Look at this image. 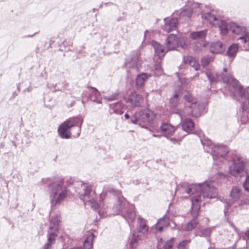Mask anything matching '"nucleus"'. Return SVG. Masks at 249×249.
<instances>
[{
    "label": "nucleus",
    "mask_w": 249,
    "mask_h": 249,
    "mask_svg": "<svg viewBox=\"0 0 249 249\" xmlns=\"http://www.w3.org/2000/svg\"><path fill=\"white\" fill-rule=\"evenodd\" d=\"M175 238L174 237L171 238L169 240H167L163 246L164 249H172L174 245Z\"/></svg>",
    "instance_id": "a19ab883"
},
{
    "label": "nucleus",
    "mask_w": 249,
    "mask_h": 249,
    "mask_svg": "<svg viewBox=\"0 0 249 249\" xmlns=\"http://www.w3.org/2000/svg\"><path fill=\"white\" fill-rule=\"evenodd\" d=\"M178 19L177 18H172L167 21L164 25V30L167 31L176 30L178 27Z\"/></svg>",
    "instance_id": "b1692460"
},
{
    "label": "nucleus",
    "mask_w": 249,
    "mask_h": 249,
    "mask_svg": "<svg viewBox=\"0 0 249 249\" xmlns=\"http://www.w3.org/2000/svg\"><path fill=\"white\" fill-rule=\"evenodd\" d=\"M138 226L140 232L144 231H148L146 221L141 217H139L138 218Z\"/></svg>",
    "instance_id": "72a5a7b5"
},
{
    "label": "nucleus",
    "mask_w": 249,
    "mask_h": 249,
    "mask_svg": "<svg viewBox=\"0 0 249 249\" xmlns=\"http://www.w3.org/2000/svg\"><path fill=\"white\" fill-rule=\"evenodd\" d=\"M248 89H249V87L246 89H244L243 88V89L244 90H246ZM246 98L243 99V100L241 99V98H238L237 99H236V100L240 101L242 103L241 107H242V111L244 112H246V111H248L249 113V99H248L249 98V92L248 94L246 93Z\"/></svg>",
    "instance_id": "c85d7f7f"
},
{
    "label": "nucleus",
    "mask_w": 249,
    "mask_h": 249,
    "mask_svg": "<svg viewBox=\"0 0 249 249\" xmlns=\"http://www.w3.org/2000/svg\"><path fill=\"white\" fill-rule=\"evenodd\" d=\"M88 88H90L93 90L92 93L90 94L89 96V98L93 102H97L98 103H100L101 102H99L98 99H97V95L98 94V90L94 87H88Z\"/></svg>",
    "instance_id": "e433bc0d"
},
{
    "label": "nucleus",
    "mask_w": 249,
    "mask_h": 249,
    "mask_svg": "<svg viewBox=\"0 0 249 249\" xmlns=\"http://www.w3.org/2000/svg\"><path fill=\"white\" fill-rule=\"evenodd\" d=\"M249 119H244V120H242V121H243L244 123H246V121H248Z\"/></svg>",
    "instance_id": "0e129e2a"
},
{
    "label": "nucleus",
    "mask_w": 249,
    "mask_h": 249,
    "mask_svg": "<svg viewBox=\"0 0 249 249\" xmlns=\"http://www.w3.org/2000/svg\"><path fill=\"white\" fill-rule=\"evenodd\" d=\"M184 131H185L182 128L177 127L175 128V132L178 133V136L183 135Z\"/></svg>",
    "instance_id": "3c124183"
},
{
    "label": "nucleus",
    "mask_w": 249,
    "mask_h": 249,
    "mask_svg": "<svg viewBox=\"0 0 249 249\" xmlns=\"http://www.w3.org/2000/svg\"><path fill=\"white\" fill-rule=\"evenodd\" d=\"M198 192H200L201 194L196 196H201L199 202L200 205L203 199L215 198L218 195L216 188L212 185L211 182L205 181L202 183L190 184L186 189V192L189 195H193Z\"/></svg>",
    "instance_id": "f03ea898"
},
{
    "label": "nucleus",
    "mask_w": 249,
    "mask_h": 249,
    "mask_svg": "<svg viewBox=\"0 0 249 249\" xmlns=\"http://www.w3.org/2000/svg\"><path fill=\"white\" fill-rule=\"evenodd\" d=\"M245 168L244 163L242 161L234 162L229 167V173L231 175L237 177L243 172Z\"/></svg>",
    "instance_id": "ddd939ff"
},
{
    "label": "nucleus",
    "mask_w": 249,
    "mask_h": 249,
    "mask_svg": "<svg viewBox=\"0 0 249 249\" xmlns=\"http://www.w3.org/2000/svg\"><path fill=\"white\" fill-rule=\"evenodd\" d=\"M119 95V92L118 91H116L115 92L112 93V94L108 96H105L104 98L107 101H111L115 100H116Z\"/></svg>",
    "instance_id": "79ce46f5"
},
{
    "label": "nucleus",
    "mask_w": 249,
    "mask_h": 249,
    "mask_svg": "<svg viewBox=\"0 0 249 249\" xmlns=\"http://www.w3.org/2000/svg\"><path fill=\"white\" fill-rule=\"evenodd\" d=\"M160 129L163 136L169 139L175 132V127L169 124H163L160 126Z\"/></svg>",
    "instance_id": "f3484780"
},
{
    "label": "nucleus",
    "mask_w": 249,
    "mask_h": 249,
    "mask_svg": "<svg viewBox=\"0 0 249 249\" xmlns=\"http://www.w3.org/2000/svg\"><path fill=\"white\" fill-rule=\"evenodd\" d=\"M82 191L79 193V197L83 202L86 203L89 202L90 205L95 211H98L101 215V213L99 211V204L97 202V195L94 191L92 190L91 186L88 183H83L81 185Z\"/></svg>",
    "instance_id": "20e7f679"
},
{
    "label": "nucleus",
    "mask_w": 249,
    "mask_h": 249,
    "mask_svg": "<svg viewBox=\"0 0 249 249\" xmlns=\"http://www.w3.org/2000/svg\"><path fill=\"white\" fill-rule=\"evenodd\" d=\"M71 184V182L69 181H67V184L69 185H70Z\"/></svg>",
    "instance_id": "338daca9"
},
{
    "label": "nucleus",
    "mask_w": 249,
    "mask_h": 249,
    "mask_svg": "<svg viewBox=\"0 0 249 249\" xmlns=\"http://www.w3.org/2000/svg\"><path fill=\"white\" fill-rule=\"evenodd\" d=\"M192 14V9L191 8H187L181 12L179 14V18H183L185 20H188L191 18Z\"/></svg>",
    "instance_id": "f704fd0d"
},
{
    "label": "nucleus",
    "mask_w": 249,
    "mask_h": 249,
    "mask_svg": "<svg viewBox=\"0 0 249 249\" xmlns=\"http://www.w3.org/2000/svg\"><path fill=\"white\" fill-rule=\"evenodd\" d=\"M235 249L233 248H224V249Z\"/></svg>",
    "instance_id": "69168bd1"
},
{
    "label": "nucleus",
    "mask_w": 249,
    "mask_h": 249,
    "mask_svg": "<svg viewBox=\"0 0 249 249\" xmlns=\"http://www.w3.org/2000/svg\"><path fill=\"white\" fill-rule=\"evenodd\" d=\"M239 46L237 43H232L227 49L226 54L230 59L233 60L239 51Z\"/></svg>",
    "instance_id": "412c9836"
},
{
    "label": "nucleus",
    "mask_w": 249,
    "mask_h": 249,
    "mask_svg": "<svg viewBox=\"0 0 249 249\" xmlns=\"http://www.w3.org/2000/svg\"><path fill=\"white\" fill-rule=\"evenodd\" d=\"M205 73L211 85L217 82L219 79V75L217 72L207 70Z\"/></svg>",
    "instance_id": "7c9ffc66"
},
{
    "label": "nucleus",
    "mask_w": 249,
    "mask_h": 249,
    "mask_svg": "<svg viewBox=\"0 0 249 249\" xmlns=\"http://www.w3.org/2000/svg\"><path fill=\"white\" fill-rule=\"evenodd\" d=\"M113 208L116 210L117 214L121 213L129 225L134 221L136 215L135 207L128 204L123 197L118 198L117 203Z\"/></svg>",
    "instance_id": "7ed1b4c3"
},
{
    "label": "nucleus",
    "mask_w": 249,
    "mask_h": 249,
    "mask_svg": "<svg viewBox=\"0 0 249 249\" xmlns=\"http://www.w3.org/2000/svg\"><path fill=\"white\" fill-rule=\"evenodd\" d=\"M151 45L154 48L155 56H157L160 59L164 57L166 53L168 52L167 50L165 51L164 46L154 40L151 41Z\"/></svg>",
    "instance_id": "dca6fc26"
},
{
    "label": "nucleus",
    "mask_w": 249,
    "mask_h": 249,
    "mask_svg": "<svg viewBox=\"0 0 249 249\" xmlns=\"http://www.w3.org/2000/svg\"><path fill=\"white\" fill-rule=\"evenodd\" d=\"M56 236L57 234L55 233L48 232L47 242L44 245L43 249H50L51 248L52 245L55 242Z\"/></svg>",
    "instance_id": "c756f323"
},
{
    "label": "nucleus",
    "mask_w": 249,
    "mask_h": 249,
    "mask_svg": "<svg viewBox=\"0 0 249 249\" xmlns=\"http://www.w3.org/2000/svg\"><path fill=\"white\" fill-rule=\"evenodd\" d=\"M243 187L244 189L249 192V175L247 176L245 181L243 182Z\"/></svg>",
    "instance_id": "49530a36"
},
{
    "label": "nucleus",
    "mask_w": 249,
    "mask_h": 249,
    "mask_svg": "<svg viewBox=\"0 0 249 249\" xmlns=\"http://www.w3.org/2000/svg\"><path fill=\"white\" fill-rule=\"evenodd\" d=\"M213 57L210 56H205L203 58H202L201 63V65L204 67H205L207 66L209 63L213 61Z\"/></svg>",
    "instance_id": "ea45409f"
},
{
    "label": "nucleus",
    "mask_w": 249,
    "mask_h": 249,
    "mask_svg": "<svg viewBox=\"0 0 249 249\" xmlns=\"http://www.w3.org/2000/svg\"><path fill=\"white\" fill-rule=\"evenodd\" d=\"M67 40H65L64 41H63V42H62V45H63L64 46H65H65H66V44H67Z\"/></svg>",
    "instance_id": "052dcab7"
},
{
    "label": "nucleus",
    "mask_w": 249,
    "mask_h": 249,
    "mask_svg": "<svg viewBox=\"0 0 249 249\" xmlns=\"http://www.w3.org/2000/svg\"><path fill=\"white\" fill-rule=\"evenodd\" d=\"M244 205H249V199L246 198V199H242L240 200L239 205V206H243Z\"/></svg>",
    "instance_id": "8fccbe9b"
},
{
    "label": "nucleus",
    "mask_w": 249,
    "mask_h": 249,
    "mask_svg": "<svg viewBox=\"0 0 249 249\" xmlns=\"http://www.w3.org/2000/svg\"><path fill=\"white\" fill-rule=\"evenodd\" d=\"M210 51L213 54H221L225 52V45L220 41L212 42L209 47Z\"/></svg>",
    "instance_id": "2eb2a0df"
},
{
    "label": "nucleus",
    "mask_w": 249,
    "mask_h": 249,
    "mask_svg": "<svg viewBox=\"0 0 249 249\" xmlns=\"http://www.w3.org/2000/svg\"><path fill=\"white\" fill-rule=\"evenodd\" d=\"M63 180V178L52 180L51 178H46L42 179L41 182L43 184L48 183V187L50 190L51 201L53 204L59 203L67 195L66 187L62 190Z\"/></svg>",
    "instance_id": "f257e3e1"
},
{
    "label": "nucleus",
    "mask_w": 249,
    "mask_h": 249,
    "mask_svg": "<svg viewBox=\"0 0 249 249\" xmlns=\"http://www.w3.org/2000/svg\"><path fill=\"white\" fill-rule=\"evenodd\" d=\"M185 135H186V134L181 135L178 136H176V137H173V138L170 137L169 139H170L171 142H172L173 143H175L178 142H179L180 141H181L182 139Z\"/></svg>",
    "instance_id": "c03bdc74"
},
{
    "label": "nucleus",
    "mask_w": 249,
    "mask_h": 249,
    "mask_svg": "<svg viewBox=\"0 0 249 249\" xmlns=\"http://www.w3.org/2000/svg\"><path fill=\"white\" fill-rule=\"evenodd\" d=\"M94 238V234L92 232L89 233L84 242L83 249H90L92 247Z\"/></svg>",
    "instance_id": "2f4dec72"
},
{
    "label": "nucleus",
    "mask_w": 249,
    "mask_h": 249,
    "mask_svg": "<svg viewBox=\"0 0 249 249\" xmlns=\"http://www.w3.org/2000/svg\"><path fill=\"white\" fill-rule=\"evenodd\" d=\"M125 105L121 101H118L113 104H109L108 111L110 114H115L117 115H121L123 113V109L124 108Z\"/></svg>",
    "instance_id": "4468645a"
},
{
    "label": "nucleus",
    "mask_w": 249,
    "mask_h": 249,
    "mask_svg": "<svg viewBox=\"0 0 249 249\" xmlns=\"http://www.w3.org/2000/svg\"><path fill=\"white\" fill-rule=\"evenodd\" d=\"M139 56L137 54H134L131 56L130 59H126L125 65L128 69H133L136 71L139 70Z\"/></svg>",
    "instance_id": "a211bd4d"
},
{
    "label": "nucleus",
    "mask_w": 249,
    "mask_h": 249,
    "mask_svg": "<svg viewBox=\"0 0 249 249\" xmlns=\"http://www.w3.org/2000/svg\"><path fill=\"white\" fill-rule=\"evenodd\" d=\"M124 118H125V120H128V119H131V117H130V116L129 115V114H127V113H125V114H124ZM130 120H131V119H130ZM130 120H129V121H128V122H130Z\"/></svg>",
    "instance_id": "4d7b16f0"
},
{
    "label": "nucleus",
    "mask_w": 249,
    "mask_h": 249,
    "mask_svg": "<svg viewBox=\"0 0 249 249\" xmlns=\"http://www.w3.org/2000/svg\"><path fill=\"white\" fill-rule=\"evenodd\" d=\"M193 67L194 68V69L196 70V71H197L199 70V68H200V66L198 64H195L194 66H193Z\"/></svg>",
    "instance_id": "6e6d98bb"
},
{
    "label": "nucleus",
    "mask_w": 249,
    "mask_h": 249,
    "mask_svg": "<svg viewBox=\"0 0 249 249\" xmlns=\"http://www.w3.org/2000/svg\"><path fill=\"white\" fill-rule=\"evenodd\" d=\"M68 45L69 46H71L72 45V42L71 41H69V43L68 44Z\"/></svg>",
    "instance_id": "e2e57ef3"
},
{
    "label": "nucleus",
    "mask_w": 249,
    "mask_h": 249,
    "mask_svg": "<svg viewBox=\"0 0 249 249\" xmlns=\"http://www.w3.org/2000/svg\"><path fill=\"white\" fill-rule=\"evenodd\" d=\"M242 190L239 187L235 186L232 187L231 190L230 196L231 200L235 202L239 200L242 197Z\"/></svg>",
    "instance_id": "4be33fe9"
},
{
    "label": "nucleus",
    "mask_w": 249,
    "mask_h": 249,
    "mask_svg": "<svg viewBox=\"0 0 249 249\" xmlns=\"http://www.w3.org/2000/svg\"><path fill=\"white\" fill-rule=\"evenodd\" d=\"M178 93V91H175L173 96L170 99V107L172 108H176L179 103Z\"/></svg>",
    "instance_id": "473e14b6"
},
{
    "label": "nucleus",
    "mask_w": 249,
    "mask_h": 249,
    "mask_svg": "<svg viewBox=\"0 0 249 249\" xmlns=\"http://www.w3.org/2000/svg\"><path fill=\"white\" fill-rule=\"evenodd\" d=\"M201 196H194L191 199L192 207L191 210V213L193 216V218L188 222L185 226V230L186 231H191L196 228L198 220L197 219L199 214L200 205L199 203L201 200Z\"/></svg>",
    "instance_id": "0eeeda50"
},
{
    "label": "nucleus",
    "mask_w": 249,
    "mask_h": 249,
    "mask_svg": "<svg viewBox=\"0 0 249 249\" xmlns=\"http://www.w3.org/2000/svg\"><path fill=\"white\" fill-rule=\"evenodd\" d=\"M227 222L230 224V226L233 229L235 232H236L238 234L239 233V230L237 228V227L234 225V224L232 222L229 220V219H227Z\"/></svg>",
    "instance_id": "de8ad7c7"
},
{
    "label": "nucleus",
    "mask_w": 249,
    "mask_h": 249,
    "mask_svg": "<svg viewBox=\"0 0 249 249\" xmlns=\"http://www.w3.org/2000/svg\"><path fill=\"white\" fill-rule=\"evenodd\" d=\"M139 236L136 234V232L132 233V237L130 242V248L131 249H136L138 245Z\"/></svg>",
    "instance_id": "c9c22d12"
},
{
    "label": "nucleus",
    "mask_w": 249,
    "mask_h": 249,
    "mask_svg": "<svg viewBox=\"0 0 249 249\" xmlns=\"http://www.w3.org/2000/svg\"><path fill=\"white\" fill-rule=\"evenodd\" d=\"M169 224V217L164 215L157 221L155 225V230L157 231L161 232L164 228L168 227Z\"/></svg>",
    "instance_id": "aec40b11"
},
{
    "label": "nucleus",
    "mask_w": 249,
    "mask_h": 249,
    "mask_svg": "<svg viewBox=\"0 0 249 249\" xmlns=\"http://www.w3.org/2000/svg\"><path fill=\"white\" fill-rule=\"evenodd\" d=\"M67 249H83V248L81 247H79L73 248H71V249L67 248Z\"/></svg>",
    "instance_id": "13d9d810"
},
{
    "label": "nucleus",
    "mask_w": 249,
    "mask_h": 249,
    "mask_svg": "<svg viewBox=\"0 0 249 249\" xmlns=\"http://www.w3.org/2000/svg\"><path fill=\"white\" fill-rule=\"evenodd\" d=\"M154 68L156 70L158 71L159 74H161L162 73V71L160 65H156Z\"/></svg>",
    "instance_id": "864d4df0"
},
{
    "label": "nucleus",
    "mask_w": 249,
    "mask_h": 249,
    "mask_svg": "<svg viewBox=\"0 0 249 249\" xmlns=\"http://www.w3.org/2000/svg\"><path fill=\"white\" fill-rule=\"evenodd\" d=\"M214 227H208L206 228H198L195 231V234L196 236H199L203 237H208V241L211 242L210 236L212 231L214 230Z\"/></svg>",
    "instance_id": "6ab92c4d"
},
{
    "label": "nucleus",
    "mask_w": 249,
    "mask_h": 249,
    "mask_svg": "<svg viewBox=\"0 0 249 249\" xmlns=\"http://www.w3.org/2000/svg\"><path fill=\"white\" fill-rule=\"evenodd\" d=\"M188 109L189 115H191L194 117H198L200 115L201 112L199 104L197 103L189 105Z\"/></svg>",
    "instance_id": "a878e982"
},
{
    "label": "nucleus",
    "mask_w": 249,
    "mask_h": 249,
    "mask_svg": "<svg viewBox=\"0 0 249 249\" xmlns=\"http://www.w3.org/2000/svg\"><path fill=\"white\" fill-rule=\"evenodd\" d=\"M59 219L57 216L52 217L50 222V227L48 232L49 233H56L58 231Z\"/></svg>",
    "instance_id": "393cba45"
},
{
    "label": "nucleus",
    "mask_w": 249,
    "mask_h": 249,
    "mask_svg": "<svg viewBox=\"0 0 249 249\" xmlns=\"http://www.w3.org/2000/svg\"><path fill=\"white\" fill-rule=\"evenodd\" d=\"M200 141L201 143L204 145V146L208 147V149H206L208 152L209 150H211L212 149V147L215 146L213 144L212 141L209 139H201Z\"/></svg>",
    "instance_id": "4c0bfd02"
},
{
    "label": "nucleus",
    "mask_w": 249,
    "mask_h": 249,
    "mask_svg": "<svg viewBox=\"0 0 249 249\" xmlns=\"http://www.w3.org/2000/svg\"><path fill=\"white\" fill-rule=\"evenodd\" d=\"M227 33H228V32H221V35H222V36H225V35H226L227 34Z\"/></svg>",
    "instance_id": "680f3d73"
},
{
    "label": "nucleus",
    "mask_w": 249,
    "mask_h": 249,
    "mask_svg": "<svg viewBox=\"0 0 249 249\" xmlns=\"http://www.w3.org/2000/svg\"><path fill=\"white\" fill-rule=\"evenodd\" d=\"M106 193H104V192H102L100 195V196H99V198H100V202H102L104 200V199L105 198L106 196Z\"/></svg>",
    "instance_id": "5fc2aeb1"
},
{
    "label": "nucleus",
    "mask_w": 249,
    "mask_h": 249,
    "mask_svg": "<svg viewBox=\"0 0 249 249\" xmlns=\"http://www.w3.org/2000/svg\"><path fill=\"white\" fill-rule=\"evenodd\" d=\"M194 123L191 119L186 118L182 124V128L186 132L191 133L194 127Z\"/></svg>",
    "instance_id": "cd10ccee"
},
{
    "label": "nucleus",
    "mask_w": 249,
    "mask_h": 249,
    "mask_svg": "<svg viewBox=\"0 0 249 249\" xmlns=\"http://www.w3.org/2000/svg\"><path fill=\"white\" fill-rule=\"evenodd\" d=\"M153 112L149 109H142L131 116L129 123L138 124L142 127H145L155 118Z\"/></svg>",
    "instance_id": "39448f33"
},
{
    "label": "nucleus",
    "mask_w": 249,
    "mask_h": 249,
    "mask_svg": "<svg viewBox=\"0 0 249 249\" xmlns=\"http://www.w3.org/2000/svg\"><path fill=\"white\" fill-rule=\"evenodd\" d=\"M235 26H236V24L235 23H231L229 25V26L231 27H232V28L235 27Z\"/></svg>",
    "instance_id": "bf43d9fd"
},
{
    "label": "nucleus",
    "mask_w": 249,
    "mask_h": 249,
    "mask_svg": "<svg viewBox=\"0 0 249 249\" xmlns=\"http://www.w3.org/2000/svg\"><path fill=\"white\" fill-rule=\"evenodd\" d=\"M206 32H191L190 36L193 39H196L201 41V45L203 47L206 46V43L204 40L206 36Z\"/></svg>",
    "instance_id": "bb28decb"
},
{
    "label": "nucleus",
    "mask_w": 249,
    "mask_h": 249,
    "mask_svg": "<svg viewBox=\"0 0 249 249\" xmlns=\"http://www.w3.org/2000/svg\"><path fill=\"white\" fill-rule=\"evenodd\" d=\"M35 35H36V33H35V34H34V35H28V37H32V36H33Z\"/></svg>",
    "instance_id": "774afa93"
},
{
    "label": "nucleus",
    "mask_w": 249,
    "mask_h": 249,
    "mask_svg": "<svg viewBox=\"0 0 249 249\" xmlns=\"http://www.w3.org/2000/svg\"><path fill=\"white\" fill-rule=\"evenodd\" d=\"M150 74L146 73H142L137 75L136 78V87L137 89L142 88L144 85Z\"/></svg>",
    "instance_id": "5701e85b"
},
{
    "label": "nucleus",
    "mask_w": 249,
    "mask_h": 249,
    "mask_svg": "<svg viewBox=\"0 0 249 249\" xmlns=\"http://www.w3.org/2000/svg\"><path fill=\"white\" fill-rule=\"evenodd\" d=\"M83 122V119L80 117L70 118V138H76L80 136Z\"/></svg>",
    "instance_id": "6e6552de"
},
{
    "label": "nucleus",
    "mask_w": 249,
    "mask_h": 249,
    "mask_svg": "<svg viewBox=\"0 0 249 249\" xmlns=\"http://www.w3.org/2000/svg\"><path fill=\"white\" fill-rule=\"evenodd\" d=\"M238 39L240 40L242 43L246 44L247 46L249 47V34H246L244 36L240 37Z\"/></svg>",
    "instance_id": "37998d69"
},
{
    "label": "nucleus",
    "mask_w": 249,
    "mask_h": 249,
    "mask_svg": "<svg viewBox=\"0 0 249 249\" xmlns=\"http://www.w3.org/2000/svg\"><path fill=\"white\" fill-rule=\"evenodd\" d=\"M227 222L230 224V226L233 229L235 232H236L238 234L239 233V230L237 228V227L234 225V224L232 222L229 220V219H227Z\"/></svg>",
    "instance_id": "09e8293b"
},
{
    "label": "nucleus",
    "mask_w": 249,
    "mask_h": 249,
    "mask_svg": "<svg viewBox=\"0 0 249 249\" xmlns=\"http://www.w3.org/2000/svg\"><path fill=\"white\" fill-rule=\"evenodd\" d=\"M243 238L246 241L249 240V229L243 233Z\"/></svg>",
    "instance_id": "603ef678"
},
{
    "label": "nucleus",
    "mask_w": 249,
    "mask_h": 249,
    "mask_svg": "<svg viewBox=\"0 0 249 249\" xmlns=\"http://www.w3.org/2000/svg\"><path fill=\"white\" fill-rule=\"evenodd\" d=\"M191 43L189 38L183 35L178 37L176 35L171 34L169 35L165 42L167 51L175 50L178 47H181L184 49H187Z\"/></svg>",
    "instance_id": "423d86ee"
},
{
    "label": "nucleus",
    "mask_w": 249,
    "mask_h": 249,
    "mask_svg": "<svg viewBox=\"0 0 249 249\" xmlns=\"http://www.w3.org/2000/svg\"><path fill=\"white\" fill-rule=\"evenodd\" d=\"M203 16L210 24L213 26H218L220 31H229V29L227 24L225 21L216 18L214 15L208 13Z\"/></svg>",
    "instance_id": "1a4fd4ad"
},
{
    "label": "nucleus",
    "mask_w": 249,
    "mask_h": 249,
    "mask_svg": "<svg viewBox=\"0 0 249 249\" xmlns=\"http://www.w3.org/2000/svg\"><path fill=\"white\" fill-rule=\"evenodd\" d=\"M191 239L184 240L179 243L178 245L182 247L185 249H189L188 244L191 242Z\"/></svg>",
    "instance_id": "a18cd8bd"
},
{
    "label": "nucleus",
    "mask_w": 249,
    "mask_h": 249,
    "mask_svg": "<svg viewBox=\"0 0 249 249\" xmlns=\"http://www.w3.org/2000/svg\"><path fill=\"white\" fill-rule=\"evenodd\" d=\"M143 100V97L135 91L131 93L124 99L125 102L133 108L140 107Z\"/></svg>",
    "instance_id": "9d476101"
},
{
    "label": "nucleus",
    "mask_w": 249,
    "mask_h": 249,
    "mask_svg": "<svg viewBox=\"0 0 249 249\" xmlns=\"http://www.w3.org/2000/svg\"><path fill=\"white\" fill-rule=\"evenodd\" d=\"M57 132L60 137L62 139L70 138V118L59 125Z\"/></svg>",
    "instance_id": "f8f14e48"
},
{
    "label": "nucleus",
    "mask_w": 249,
    "mask_h": 249,
    "mask_svg": "<svg viewBox=\"0 0 249 249\" xmlns=\"http://www.w3.org/2000/svg\"><path fill=\"white\" fill-rule=\"evenodd\" d=\"M212 155L214 160L219 159L220 158H224L228 153V150L226 146L224 145H215L212 147L211 150L208 151Z\"/></svg>",
    "instance_id": "9b49d317"
},
{
    "label": "nucleus",
    "mask_w": 249,
    "mask_h": 249,
    "mask_svg": "<svg viewBox=\"0 0 249 249\" xmlns=\"http://www.w3.org/2000/svg\"><path fill=\"white\" fill-rule=\"evenodd\" d=\"M184 99L189 105H192L197 103L196 99L192 96V95L188 92L184 95Z\"/></svg>",
    "instance_id": "58836bf2"
}]
</instances>
